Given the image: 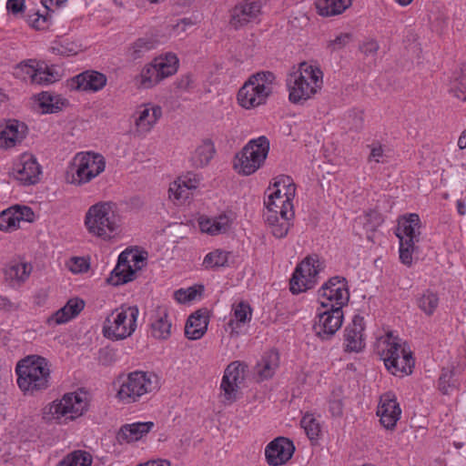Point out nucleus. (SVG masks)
<instances>
[{
	"instance_id": "nucleus-1",
	"label": "nucleus",
	"mask_w": 466,
	"mask_h": 466,
	"mask_svg": "<svg viewBox=\"0 0 466 466\" xmlns=\"http://www.w3.org/2000/svg\"><path fill=\"white\" fill-rule=\"evenodd\" d=\"M15 372L17 385L25 395H34L49 386V364L43 357L27 356L17 363Z\"/></svg>"
},
{
	"instance_id": "nucleus-2",
	"label": "nucleus",
	"mask_w": 466,
	"mask_h": 466,
	"mask_svg": "<svg viewBox=\"0 0 466 466\" xmlns=\"http://www.w3.org/2000/svg\"><path fill=\"white\" fill-rule=\"evenodd\" d=\"M322 76L323 74L319 67L301 63L286 79L290 102L299 104L309 99L321 88Z\"/></svg>"
},
{
	"instance_id": "nucleus-3",
	"label": "nucleus",
	"mask_w": 466,
	"mask_h": 466,
	"mask_svg": "<svg viewBox=\"0 0 466 466\" xmlns=\"http://www.w3.org/2000/svg\"><path fill=\"white\" fill-rule=\"evenodd\" d=\"M379 355L386 369L394 376L404 377L412 372L414 359L406 343L388 334L379 346Z\"/></svg>"
},
{
	"instance_id": "nucleus-4",
	"label": "nucleus",
	"mask_w": 466,
	"mask_h": 466,
	"mask_svg": "<svg viewBox=\"0 0 466 466\" xmlns=\"http://www.w3.org/2000/svg\"><path fill=\"white\" fill-rule=\"evenodd\" d=\"M88 232L103 239L112 238L120 227L116 205L112 202H99L91 206L85 216Z\"/></svg>"
},
{
	"instance_id": "nucleus-5",
	"label": "nucleus",
	"mask_w": 466,
	"mask_h": 466,
	"mask_svg": "<svg viewBox=\"0 0 466 466\" xmlns=\"http://www.w3.org/2000/svg\"><path fill=\"white\" fill-rule=\"evenodd\" d=\"M119 389L116 397L124 403L130 404L140 401L144 396L159 388L158 378L153 372L136 370L126 377L117 379Z\"/></svg>"
},
{
	"instance_id": "nucleus-6",
	"label": "nucleus",
	"mask_w": 466,
	"mask_h": 466,
	"mask_svg": "<svg viewBox=\"0 0 466 466\" xmlns=\"http://www.w3.org/2000/svg\"><path fill=\"white\" fill-rule=\"evenodd\" d=\"M276 76L270 71H260L249 76L248 80L238 90V101L247 109L266 103L273 93Z\"/></svg>"
},
{
	"instance_id": "nucleus-7",
	"label": "nucleus",
	"mask_w": 466,
	"mask_h": 466,
	"mask_svg": "<svg viewBox=\"0 0 466 466\" xmlns=\"http://www.w3.org/2000/svg\"><path fill=\"white\" fill-rule=\"evenodd\" d=\"M268 151L269 140L265 136L251 139L236 154L233 167L240 175H252L263 166Z\"/></svg>"
},
{
	"instance_id": "nucleus-8",
	"label": "nucleus",
	"mask_w": 466,
	"mask_h": 466,
	"mask_svg": "<svg viewBox=\"0 0 466 466\" xmlns=\"http://www.w3.org/2000/svg\"><path fill=\"white\" fill-rule=\"evenodd\" d=\"M138 313L137 306H122L115 309L105 320L104 336L112 340H120L130 337L137 329Z\"/></svg>"
},
{
	"instance_id": "nucleus-9",
	"label": "nucleus",
	"mask_w": 466,
	"mask_h": 466,
	"mask_svg": "<svg viewBox=\"0 0 466 466\" xmlns=\"http://www.w3.org/2000/svg\"><path fill=\"white\" fill-rule=\"evenodd\" d=\"M322 268V263L317 255L305 258L295 268L289 280L290 291L293 294L304 292L312 289Z\"/></svg>"
},
{
	"instance_id": "nucleus-10",
	"label": "nucleus",
	"mask_w": 466,
	"mask_h": 466,
	"mask_svg": "<svg viewBox=\"0 0 466 466\" xmlns=\"http://www.w3.org/2000/svg\"><path fill=\"white\" fill-rule=\"evenodd\" d=\"M87 410V401L85 397L76 392L65 394L59 400H55L49 406V413L59 423L73 420Z\"/></svg>"
},
{
	"instance_id": "nucleus-11",
	"label": "nucleus",
	"mask_w": 466,
	"mask_h": 466,
	"mask_svg": "<svg viewBox=\"0 0 466 466\" xmlns=\"http://www.w3.org/2000/svg\"><path fill=\"white\" fill-rule=\"evenodd\" d=\"M106 161L102 155L96 153L78 154L75 158L72 183L81 185L89 182L105 170Z\"/></svg>"
},
{
	"instance_id": "nucleus-12",
	"label": "nucleus",
	"mask_w": 466,
	"mask_h": 466,
	"mask_svg": "<svg viewBox=\"0 0 466 466\" xmlns=\"http://www.w3.org/2000/svg\"><path fill=\"white\" fill-rule=\"evenodd\" d=\"M321 307L339 306L342 309L350 299L347 280L343 277L330 278L319 290Z\"/></svg>"
},
{
	"instance_id": "nucleus-13",
	"label": "nucleus",
	"mask_w": 466,
	"mask_h": 466,
	"mask_svg": "<svg viewBox=\"0 0 466 466\" xmlns=\"http://www.w3.org/2000/svg\"><path fill=\"white\" fill-rule=\"evenodd\" d=\"M324 311L318 313V320L313 325L317 337L321 340L330 339L341 327L343 311L339 306L322 307Z\"/></svg>"
},
{
	"instance_id": "nucleus-14",
	"label": "nucleus",
	"mask_w": 466,
	"mask_h": 466,
	"mask_svg": "<svg viewBox=\"0 0 466 466\" xmlns=\"http://www.w3.org/2000/svg\"><path fill=\"white\" fill-rule=\"evenodd\" d=\"M248 366L239 361H233L225 370L220 389L223 390V402L231 404L238 399L239 384L245 379V371Z\"/></svg>"
},
{
	"instance_id": "nucleus-15",
	"label": "nucleus",
	"mask_w": 466,
	"mask_h": 466,
	"mask_svg": "<svg viewBox=\"0 0 466 466\" xmlns=\"http://www.w3.org/2000/svg\"><path fill=\"white\" fill-rule=\"evenodd\" d=\"M133 258L134 269L128 264L127 256L125 253H121L118 257L117 264L106 279V282L113 286H118L135 279L137 270L140 269L143 266L145 258L137 251H134Z\"/></svg>"
},
{
	"instance_id": "nucleus-16",
	"label": "nucleus",
	"mask_w": 466,
	"mask_h": 466,
	"mask_svg": "<svg viewBox=\"0 0 466 466\" xmlns=\"http://www.w3.org/2000/svg\"><path fill=\"white\" fill-rule=\"evenodd\" d=\"M12 174L22 185H34L39 181L41 167L33 155L25 153L14 163Z\"/></svg>"
},
{
	"instance_id": "nucleus-17",
	"label": "nucleus",
	"mask_w": 466,
	"mask_h": 466,
	"mask_svg": "<svg viewBox=\"0 0 466 466\" xmlns=\"http://www.w3.org/2000/svg\"><path fill=\"white\" fill-rule=\"evenodd\" d=\"M289 180V177H286L274 183V190L268 195V200L265 201L267 212H274L275 200L281 203L279 211L294 212L291 200L295 194V185Z\"/></svg>"
},
{
	"instance_id": "nucleus-18",
	"label": "nucleus",
	"mask_w": 466,
	"mask_h": 466,
	"mask_svg": "<svg viewBox=\"0 0 466 466\" xmlns=\"http://www.w3.org/2000/svg\"><path fill=\"white\" fill-rule=\"evenodd\" d=\"M19 68L31 78L32 83L38 85H49L59 80L60 74L55 66H48L45 62L26 60L19 64Z\"/></svg>"
},
{
	"instance_id": "nucleus-19",
	"label": "nucleus",
	"mask_w": 466,
	"mask_h": 466,
	"mask_svg": "<svg viewBox=\"0 0 466 466\" xmlns=\"http://www.w3.org/2000/svg\"><path fill=\"white\" fill-rule=\"evenodd\" d=\"M294 451L295 446L292 441L285 437H278L266 446V461L270 466H281L291 459Z\"/></svg>"
},
{
	"instance_id": "nucleus-20",
	"label": "nucleus",
	"mask_w": 466,
	"mask_h": 466,
	"mask_svg": "<svg viewBox=\"0 0 466 466\" xmlns=\"http://www.w3.org/2000/svg\"><path fill=\"white\" fill-rule=\"evenodd\" d=\"M34 219L31 208L15 205L0 212V230L11 232L20 228L21 222H33Z\"/></svg>"
},
{
	"instance_id": "nucleus-21",
	"label": "nucleus",
	"mask_w": 466,
	"mask_h": 466,
	"mask_svg": "<svg viewBox=\"0 0 466 466\" xmlns=\"http://www.w3.org/2000/svg\"><path fill=\"white\" fill-rule=\"evenodd\" d=\"M401 410L392 392H387L380 397L377 415L380 421L387 430H393L400 420Z\"/></svg>"
},
{
	"instance_id": "nucleus-22",
	"label": "nucleus",
	"mask_w": 466,
	"mask_h": 466,
	"mask_svg": "<svg viewBox=\"0 0 466 466\" xmlns=\"http://www.w3.org/2000/svg\"><path fill=\"white\" fill-rule=\"evenodd\" d=\"M364 319L360 315L354 316L350 324L344 331V350L347 352H360L365 347L363 339Z\"/></svg>"
},
{
	"instance_id": "nucleus-23",
	"label": "nucleus",
	"mask_w": 466,
	"mask_h": 466,
	"mask_svg": "<svg viewBox=\"0 0 466 466\" xmlns=\"http://www.w3.org/2000/svg\"><path fill=\"white\" fill-rule=\"evenodd\" d=\"M260 10L261 4L258 1L241 2L231 10L229 24L238 29L255 19L260 14Z\"/></svg>"
},
{
	"instance_id": "nucleus-24",
	"label": "nucleus",
	"mask_w": 466,
	"mask_h": 466,
	"mask_svg": "<svg viewBox=\"0 0 466 466\" xmlns=\"http://www.w3.org/2000/svg\"><path fill=\"white\" fill-rule=\"evenodd\" d=\"M106 75L95 70H86L72 78V85L76 90L97 92L105 87Z\"/></svg>"
},
{
	"instance_id": "nucleus-25",
	"label": "nucleus",
	"mask_w": 466,
	"mask_h": 466,
	"mask_svg": "<svg viewBox=\"0 0 466 466\" xmlns=\"http://www.w3.org/2000/svg\"><path fill=\"white\" fill-rule=\"evenodd\" d=\"M209 322L208 310L200 309L192 313L185 325V335L188 339H199L207 332Z\"/></svg>"
},
{
	"instance_id": "nucleus-26",
	"label": "nucleus",
	"mask_w": 466,
	"mask_h": 466,
	"mask_svg": "<svg viewBox=\"0 0 466 466\" xmlns=\"http://www.w3.org/2000/svg\"><path fill=\"white\" fill-rule=\"evenodd\" d=\"M32 269L30 263L10 261L5 268V279L11 288H19L28 279Z\"/></svg>"
},
{
	"instance_id": "nucleus-27",
	"label": "nucleus",
	"mask_w": 466,
	"mask_h": 466,
	"mask_svg": "<svg viewBox=\"0 0 466 466\" xmlns=\"http://www.w3.org/2000/svg\"><path fill=\"white\" fill-rule=\"evenodd\" d=\"M26 130L24 123L15 119L8 120L0 132V147L10 148L21 143L25 137Z\"/></svg>"
},
{
	"instance_id": "nucleus-28",
	"label": "nucleus",
	"mask_w": 466,
	"mask_h": 466,
	"mask_svg": "<svg viewBox=\"0 0 466 466\" xmlns=\"http://www.w3.org/2000/svg\"><path fill=\"white\" fill-rule=\"evenodd\" d=\"M153 421L146 422H134L121 426L116 434L117 441L122 444L123 442L130 443L141 440L144 436L149 433L154 428Z\"/></svg>"
},
{
	"instance_id": "nucleus-29",
	"label": "nucleus",
	"mask_w": 466,
	"mask_h": 466,
	"mask_svg": "<svg viewBox=\"0 0 466 466\" xmlns=\"http://www.w3.org/2000/svg\"><path fill=\"white\" fill-rule=\"evenodd\" d=\"M264 217L266 222L271 228L272 234L278 238H282L287 236L289 230L290 220L294 217V212L289 213L274 209V212H267Z\"/></svg>"
},
{
	"instance_id": "nucleus-30",
	"label": "nucleus",
	"mask_w": 466,
	"mask_h": 466,
	"mask_svg": "<svg viewBox=\"0 0 466 466\" xmlns=\"http://www.w3.org/2000/svg\"><path fill=\"white\" fill-rule=\"evenodd\" d=\"M151 333L153 337L159 339H167L170 336L171 321L165 307H157L152 315Z\"/></svg>"
},
{
	"instance_id": "nucleus-31",
	"label": "nucleus",
	"mask_w": 466,
	"mask_h": 466,
	"mask_svg": "<svg viewBox=\"0 0 466 466\" xmlns=\"http://www.w3.org/2000/svg\"><path fill=\"white\" fill-rule=\"evenodd\" d=\"M420 220L419 215L411 213L406 219H404L402 223L399 224L396 236L399 238L400 240V238H402V240H404V242H418L420 236Z\"/></svg>"
},
{
	"instance_id": "nucleus-32",
	"label": "nucleus",
	"mask_w": 466,
	"mask_h": 466,
	"mask_svg": "<svg viewBox=\"0 0 466 466\" xmlns=\"http://www.w3.org/2000/svg\"><path fill=\"white\" fill-rule=\"evenodd\" d=\"M137 114L136 126L141 132H148L162 116V109L159 106H145L140 107Z\"/></svg>"
},
{
	"instance_id": "nucleus-33",
	"label": "nucleus",
	"mask_w": 466,
	"mask_h": 466,
	"mask_svg": "<svg viewBox=\"0 0 466 466\" xmlns=\"http://www.w3.org/2000/svg\"><path fill=\"white\" fill-rule=\"evenodd\" d=\"M279 365V355L276 350L266 352L255 367L259 380L270 379Z\"/></svg>"
},
{
	"instance_id": "nucleus-34",
	"label": "nucleus",
	"mask_w": 466,
	"mask_h": 466,
	"mask_svg": "<svg viewBox=\"0 0 466 466\" xmlns=\"http://www.w3.org/2000/svg\"><path fill=\"white\" fill-rule=\"evenodd\" d=\"M216 153L214 143L210 139H205L195 149L190 160L195 167H204L213 158Z\"/></svg>"
},
{
	"instance_id": "nucleus-35",
	"label": "nucleus",
	"mask_w": 466,
	"mask_h": 466,
	"mask_svg": "<svg viewBox=\"0 0 466 466\" xmlns=\"http://www.w3.org/2000/svg\"><path fill=\"white\" fill-rule=\"evenodd\" d=\"M351 5V0H318L316 8L322 16H331L341 14Z\"/></svg>"
},
{
	"instance_id": "nucleus-36",
	"label": "nucleus",
	"mask_w": 466,
	"mask_h": 466,
	"mask_svg": "<svg viewBox=\"0 0 466 466\" xmlns=\"http://www.w3.org/2000/svg\"><path fill=\"white\" fill-rule=\"evenodd\" d=\"M39 106L44 114L56 113L62 109L67 101L59 96L48 92H42L38 95Z\"/></svg>"
},
{
	"instance_id": "nucleus-37",
	"label": "nucleus",
	"mask_w": 466,
	"mask_h": 466,
	"mask_svg": "<svg viewBox=\"0 0 466 466\" xmlns=\"http://www.w3.org/2000/svg\"><path fill=\"white\" fill-rule=\"evenodd\" d=\"M162 79L174 75L178 68V58L173 53H167L153 60Z\"/></svg>"
},
{
	"instance_id": "nucleus-38",
	"label": "nucleus",
	"mask_w": 466,
	"mask_h": 466,
	"mask_svg": "<svg viewBox=\"0 0 466 466\" xmlns=\"http://www.w3.org/2000/svg\"><path fill=\"white\" fill-rule=\"evenodd\" d=\"M252 309L248 303L240 301L233 307V318L229 319L228 326L231 331L234 332L240 327L241 324L246 323L251 319Z\"/></svg>"
},
{
	"instance_id": "nucleus-39",
	"label": "nucleus",
	"mask_w": 466,
	"mask_h": 466,
	"mask_svg": "<svg viewBox=\"0 0 466 466\" xmlns=\"http://www.w3.org/2000/svg\"><path fill=\"white\" fill-rule=\"evenodd\" d=\"M228 222L227 216H219L215 218H201L199 227L202 232L209 235H218L228 230Z\"/></svg>"
},
{
	"instance_id": "nucleus-40",
	"label": "nucleus",
	"mask_w": 466,
	"mask_h": 466,
	"mask_svg": "<svg viewBox=\"0 0 466 466\" xmlns=\"http://www.w3.org/2000/svg\"><path fill=\"white\" fill-rule=\"evenodd\" d=\"M449 91L455 97L466 101V65L453 73Z\"/></svg>"
},
{
	"instance_id": "nucleus-41",
	"label": "nucleus",
	"mask_w": 466,
	"mask_h": 466,
	"mask_svg": "<svg viewBox=\"0 0 466 466\" xmlns=\"http://www.w3.org/2000/svg\"><path fill=\"white\" fill-rule=\"evenodd\" d=\"M92 456L82 450L74 451L66 456L57 466H91Z\"/></svg>"
},
{
	"instance_id": "nucleus-42",
	"label": "nucleus",
	"mask_w": 466,
	"mask_h": 466,
	"mask_svg": "<svg viewBox=\"0 0 466 466\" xmlns=\"http://www.w3.org/2000/svg\"><path fill=\"white\" fill-rule=\"evenodd\" d=\"M157 45V42L151 37L139 38L129 47V56L134 60L138 59L147 52L156 48Z\"/></svg>"
},
{
	"instance_id": "nucleus-43",
	"label": "nucleus",
	"mask_w": 466,
	"mask_h": 466,
	"mask_svg": "<svg viewBox=\"0 0 466 466\" xmlns=\"http://www.w3.org/2000/svg\"><path fill=\"white\" fill-rule=\"evenodd\" d=\"M161 80L162 77L153 61L142 69L140 74V84L143 87L150 88Z\"/></svg>"
},
{
	"instance_id": "nucleus-44",
	"label": "nucleus",
	"mask_w": 466,
	"mask_h": 466,
	"mask_svg": "<svg viewBox=\"0 0 466 466\" xmlns=\"http://www.w3.org/2000/svg\"><path fill=\"white\" fill-rule=\"evenodd\" d=\"M301 427L309 440H317L321 431L320 425L312 414H305L300 420Z\"/></svg>"
},
{
	"instance_id": "nucleus-45",
	"label": "nucleus",
	"mask_w": 466,
	"mask_h": 466,
	"mask_svg": "<svg viewBox=\"0 0 466 466\" xmlns=\"http://www.w3.org/2000/svg\"><path fill=\"white\" fill-rule=\"evenodd\" d=\"M228 252L217 249L215 251L209 252L206 255L203 265L207 268H216V267H224L228 263Z\"/></svg>"
},
{
	"instance_id": "nucleus-46",
	"label": "nucleus",
	"mask_w": 466,
	"mask_h": 466,
	"mask_svg": "<svg viewBox=\"0 0 466 466\" xmlns=\"http://www.w3.org/2000/svg\"><path fill=\"white\" fill-rule=\"evenodd\" d=\"M439 304V298L437 294L427 290L418 299L419 308L427 315H431Z\"/></svg>"
},
{
	"instance_id": "nucleus-47",
	"label": "nucleus",
	"mask_w": 466,
	"mask_h": 466,
	"mask_svg": "<svg viewBox=\"0 0 466 466\" xmlns=\"http://www.w3.org/2000/svg\"><path fill=\"white\" fill-rule=\"evenodd\" d=\"M182 181L175 180L169 187V198H174L178 201H185L190 198L192 192L183 186Z\"/></svg>"
},
{
	"instance_id": "nucleus-48",
	"label": "nucleus",
	"mask_w": 466,
	"mask_h": 466,
	"mask_svg": "<svg viewBox=\"0 0 466 466\" xmlns=\"http://www.w3.org/2000/svg\"><path fill=\"white\" fill-rule=\"evenodd\" d=\"M362 220L365 228L368 231L375 230L382 222L380 214L377 210L370 209L363 217L359 218Z\"/></svg>"
},
{
	"instance_id": "nucleus-49",
	"label": "nucleus",
	"mask_w": 466,
	"mask_h": 466,
	"mask_svg": "<svg viewBox=\"0 0 466 466\" xmlns=\"http://www.w3.org/2000/svg\"><path fill=\"white\" fill-rule=\"evenodd\" d=\"M352 39V35L350 33H341L334 39L329 40L327 48L330 52H336L344 48Z\"/></svg>"
},
{
	"instance_id": "nucleus-50",
	"label": "nucleus",
	"mask_w": 466,
	"mask_h": 466,
	"mask_svg": "<svg viewBox=\"0 0 466 466\" xmlns=\"http://www.w3.org/2000/svg\"><path fill=\"white\" fill-rule=\"evenodd\" d=\"M415 243L404 242L402 238L400 241V259L407 266H410L412 263V251L414 249Z\"/></svg>"
},
{
	"instance_id": "nucleus-51",
	"label": "nucleus",
	"mask_w": 466,
	"mask_h": 466,
	"mask_svg": "<svg viewBox=\"0 0 466 466\" xmlns=\"http://www.w3.org/2000/svg\"><path fill=\"white\" fill-rule=\"evenodd\" d=\"M200 291H201V289L198 290L195 287H190L187 289H180L177 290L175 292L174 296H175V299L179 303H186V302L195 299L197 298L198 294H200Z\"/></svg>"
},
{
	"instance_id": "nucleus-52",
	"label": "nucleus",
	"mask_w": 466,
	"mask_h": 466,
	"mask_svg": "<svg viewBox=\"0 0 466 466\" xmlns=\"http://www.w3.org/2000/svg\"><path fill=\"white\" fill-rule=\"evenodd\" d=\"M74 319V317H71L69 315V312L67 311V309L65 308V306L63 308H61L60 309H58L57 311H56L49 319H48V323L51 324V323H55V324H64V323H66L67 321H69L70 319Z\"/></svg>"
},
{
	"instance_id": "nucleus-53",
	"label": "nucleus",
	"mask_w": 466,
	"mask_h": 466,
	"mask_svg": "<svg viewBox=\"0 0 466 466\" xmlns=\"http://www.w3.org/2000/svg\"><path fill=\"white\" fill-rule=\"evenodd\" d=\"M451 378H452V371L451 370H444L441 375L439 378V390L443 394H448L450 391V389L454 387V385L451 383Z\"/></svg>"
},
{
	"instance_id": "nucleus-54",
	"label": "nucleus",
	"mask_w": 466,
	"mask_h": 466,
	"mask_svg": "<svg viewBox=\"0 0 466 466\" xmlns=\"http://www.w3.org/2000/svg\"><path fill=\"white\" fill-rule=\"evenodd\" d=\"M85 302L80 299H71L65 305L71 317H76L84 309Z\"/></svg>"
},
{
	"instance_id": "nucleus-55",
	"label": "nucleus",
	"mask_w": 466,
	"mask_h": 466,
	"mask_svg": "<svg viewBox=\"0 0 466 466\" xmlns=\"http://www.w3.org/2000/svg\"><path fill=\"white\" fill-rule=\"evenodd\" d=\"M69 269L73 273H82L87 271L89 264L84 258H73L69 262Z\"/></svg>"
},
{
	"instance_id": "nucleus-56",
	"label": "nucleus",
	"mask_w": 466,
	"mask_h": 466,
	"mask_svg": "<svg viewBox=\"0 0 466 466\" xmlns=\"http://www.w3.org/2000/svg\"><path fill=\"white\" fill-rule=\"evenodd\" d=\"M53 51L57 55L69 56L77 54V46L75 45L58 43L52 47Z\"/></svg>"
},
{
	"instance_id": "nucleus-57",
	"label": "nucleus",
	"mask_w": 466,
	"mask_h": 466,
	"mask_svg": "<svg viewBox=\"0 0 466 466\" xmlns=\"http://www.w3.org/2000/svg\"><path fill=\"white\" fill-rule=\"evenodd\" d=\"M380 48V46L378 42L374 39H369L367 41H364L360 46V50L361 53H363L365 56H375Z\"/></svg>"
},
{
	"instance_id": "nucleus-58",
	"label": "nucleus",
	"mask_w": 466,
	"mask_h": 466,
	"mask_svg": "<svg viewBox=\"0 0 466 466\" xmlns=\"http://www.w3.org/2000/svg\"><path fill=\"white\" fill-rule=\"evenodd\" d=\"M34 18L29 17V22L35 29H44L47 26V21L49 19L48 13L46 15H40L38 12L35 13Z\"/></svg>"
},
{
	"instance_id": "nucleus-59",
	"label": "nucleus",
	"mask_w": 466,
	"mask_h": 466,
	"mask_svg": "<svg viewBox=\"0 0 466 466\" xmlns=\"http://www.w3.org/2000/svg\"><path fill=\"white\" fill-rule=\"evenodd\" d=\"M178 181H182L184 187H187L191 192L192 190L198 187L199 178L196 175L187 174V176L180 177L177 178Z\"/></svg>"
},
{
	"instance_id": "nucleus-60",
	"label": "nucleus",
	"mask_w": 466,
	"mask_h": 466,
	"mask_svg": "<svg viewBox=\"0 0 466 466\" xmlns=\"http://www.w3.org/2000/svg\"><path fill=\"white\" fill-rule=\"evenodd\" d=\"M350 118H351L352 128L358 130L360 129L363 126V111L362 110H352L350 115Z\"/></svg>"
},
{
	"instance_id": "nucleus-61",
	"label": "nucleus",
	"mask_w": 466,
	"mask_h": 466,
	"mask_svg": "<svg viewBox=\"0 0 466 466\" xmlns=\"http://www.w3.org/2000/svg\"><path fill=\"white\" fill-rule=\"evenodd\" d=\"M25 0H7L6 9L13 15H17L24 11Z\"/></svg>"
},
{
	"instance_id": "nucleus-62",
	"label": "nucleus",
	"mask_w": 466,
	"mask_h": 466,
	"mask_svg": "<svg viewBox=\"0 0 466 466\" xmlns=\"http://www.w3.org/2000/svg\"><path fill=\"white\" fill-rule=\"evenodd\" d=\"M329 410L333 417H341L343 414V403L341 400H330Z\"/></svg>"
},
{
	"instance_id": "nucleus-63",
	"label": "nucleus",
	"mask_w": 466,
	"mask_h": 466,
	"mask_svg": "<svg viewBox=\"0 0 466 466\" xmlns=\"http://www.w3.org/2000/svg\"><path fill=\"white\" fill-rule=\"evenodd\" d=\"M177 87L181 90H187L192 86V78L189 75L182 76L177 82Z\"/></svg>"
},
{
	"instance_id": "nucleus-64",
	"label": "nucleus",
	"mask_w": 466,
	"mask_h": 466,
	"mask_svg": "<svg viewBox=\"0 0 466 466\" xmlns=\"http://www.w3.org/2000/svg\"><path fill=\"white\" fill-rule=\"evenodd\" d=\"M17 307L5 296H0V310L11 311L16 309Z\"/></svg>"
}]
</instances>
